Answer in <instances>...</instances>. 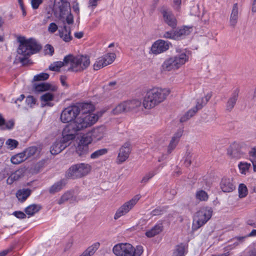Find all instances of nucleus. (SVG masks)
I'll return each mask as SVG.
<instances>
[{
  "mask_svg": "<svg viewBox=\"0 0 256 256\" xmlns=\"http://www.w3.org/2000/svg\"><path fill=\"white\" fill-rule=\"evenodd\" d=\"M65 32H68V34H65V38H64L65 42H68L72 40V36L70 35V29H68V28L66 26H65Z\"/></svg>",
  "mask_w": 256,
  "mask_h": 256,
  "instance_id": "obj_61",
  "label": "nucleus"
},
{
  "mask_svg": "<svg viewBox=\"0 0 256 256\" xmlns=\"http://www.w3.org/2000/svg\"><path fill=\"white\" fill-rule=\"evenodd\" d=\"M178 142L174 140L171 139L170 144L168 146L167 153L170 154L175 149L178 144Z\"/></svg>",
  "mask_w": 256,
  "mask_h": 256,
  "instance_id": "obj_49",
  "label": "nucleus"
},
{
  "mask_svg": "<svg viewBox=\"0 0 256 256\" xmlns=\"http://www.w3.org/2000/svg\"><path fill=\"white\" fill-rule=\"evenodd\" d=\"M228 155L232 158L239 159L243 157L244 153L242 152L239 144L234 142L230 144L227 150Z\"/></svg>",
  "mask_w": 256,
  "mask_h": 256,
  "instance_id": "obj_13",
  "label": "nucleus"
},
{
  "mask_svg": "<svg viewBox=\"0 0 256 256\" xmlns=\"http://www.w3.org/2000/svg\"><path fill=\"white\" fill-rule=\"evenodd\" d=\"M192 154L190 151L187 150L185 155L184 164L186 166H189L192 163L191 158Z\"/></svg>",
  "mask_w": 256,
  "mask_h": 256,
  "instance_id": "obj_51",
  "label": "nucleus"
},
{
  "mask_svg": "<svg viewBox=\"0 0 256 256\" xmlns=\"http://www.w3.org/2000/svg\"><path fill=\"white\" fill-rule=\"evenodd\" d=\"M64 66V62H56L49 66V70L52 71L58 72L60 68Z\"/></svg>",
  "mask_w": 256,
  "mask_h": 256,
  "instance_id": "obj_42",
  "label": "nucleus"
},
{
  "mask_svg": "<svg viewBox=\"0 0 256 256\" xmlns=\"http://www.w3.org/2000/svg\"><path fill=\"white\" fill-rule=\"evenodd\" d=\"M171 44L162 40L156 41L152 45L151 51L155 54H160L168 50Z\"/></svg>",
  "mask_w": 256,
  "mask_h": 256,
  "instance_id": "obj_12",
  "label": "nucleus"
},
{
  "mask_svg": "<svg viewBox=\"0 0 256 256\" xmlns=\"http://www.w3.org/2000/svg\"><path fill=\"white\" fill-rule=\"evenodd\" d=\"M42 0H31V4L34 9L38 8L39 6L42 4Z\"/></svg>",
  "mask_w": 256,
  "mask_h": 256,
  "instance_id": "obj_59",
  "label": "nucleus"
},
{
  "mask_svg": "<svg viewBox=\"0 0 256 256\" xmlns=\"http://www.w3.org/2000/svg\"><path fill=\"white\" fill-rule=\"evenodd\" d=\"M163 230V226L162 223L156 224L150 230L146 232V236L148 238H152L159 234Z\"/></svg>",
  "mask_w": 256,
  "mask_h": 256,
  "instance_id": "obj_24",
  "label": "nucleus"
},
{
  "mask_svg": "<svg viewBox=\"0 0 256 256\" xmlns=\"http://www.w3.org/2000/svg\"><path fill=\"white\" fill-rule=\"evenodd\" d=\"M45 54L52 56L54 52V48L50 44H46L45 46Z\"/></svg>",
  "mask_w": 256,
  "mask_h": 256,
  "instance_id": "obj_56",
  "label": "nucleus"
},
{
  "mask_svg": "<svg viewBox=\"0 0 256 256\" xmlns=\"http://www.w3.org/2000/svg\"><path fill=\"white\" fill-rule=\"evenodd\" d=\"M26 160V158L24 151L12 156L10 158L11 162L15 164H18Z\"/></svg>",
  "mask_w": 256,
  "mask_h": 256,
  "instance_id": "obj_30",
  "label": "nucleus"
},
{
  "mask_svg": "<svg viewBox=\"0 0 256 256\" xmlns=\"http://www.w3.org/2000/svg\"><path fill=\"white\" fill-rule=\"evenodd\" d=\"M6 144L8 149L12 150L18 146V142L16 140L9 138L6 141Z\"/></svg>",
  "mask_w": 256,
  "mask_h": 256,
  "instance_id": "obj_44",
  "label": "nucleus"
},
{
  "mask_svg": "<svg viewBox=\"0 0 256 256\" xmlns=\"http://www.w3.org/2000/svg\"><path fill=\"white\" fill-rule=\"evenodd\" d=\"M76 193L74 190L68 191L65 193V201L70 200V202H76Z\"/></svg>",
  "mask_w": 256,
  "mask_h": 256,
  "instance_id": "obj_38",
  "label": "nucleus"
},
{
  "mask_svg": "<svg viewBox=\"0 0 256 256\" xmlns=\"http://www.w3.org/2000/svg\"><path fill=\"white\" fill-rule=\"evenodd\" d=\"M48 78L49 74H48L42 72L34 76L33 80L34 81L45 80H48Z\"/></svg>",
  "mask_w": 256,
  "mask_h": 256,
  "instance_id": "obj_47",
  "label": "nucleus"
},
{
  "mask_svg": "<svg viewBox=\"0 0 256 256\" xmlns=\"http://www.w3.org/2000/svg\"><path fill=\"white\" fill-rule=\"evenodd\" d=\"M106 129L104 126H100L93 128L90 135L94 142H98L103 138L106 134Z\"/></svg>",
  "mask_w": 256,
  "mask_h": 256,
  "instance_id": "obj_16",
  "label": "nucleus"
},
{
  "mask_svg": "<svg viewBox=\"0 0 256 256\" xmlns=\"http://www.w3.org/2000/svg\"><path fill=\"white\" fill-rule=\"evenodd\" d=\"M238 90H235L228 98L226 106L227 112H231L234 108L238 98Z\"/></svg>",
  "mask_w": 256,
  "mask_h": 256,
  "instance_id": "obj_20",
  "label": "nucleus"
},
{
  "mask_svg": "<svg viewBox=\"0 0 256 256\" xmlns=\"http://www.w3.org/2000/svg\"><path fill=\"white\" fill-rule=\"evenodd\" d=\"M100 246V242H95L88 247L80 256H92L98 249Z\"/></svg>",
  "mask_w": 256,
  "mask_h": 256,
  "instance_id": "obj_25",
  "label": "nucleus"
},
{
  "mask_svg": "<svg viewBox=\"0 0 256 256\" xmlns=\"http://www.w3.org/2000/svg\"><path fill=\"white\" fill-rule=\"evenodd\" d=\"M212 97V94H208L204 97L196 100V106L188 111L180 119L181 122H184L193 116L198 110H200L205 106Z\"/></svg>",
  "mask_w": 256,
  "mask_h": 256,
  "instance_id": "obj_9",
  "label": "nucleus"
},
{
  "mask_svg": "<svg viewBox=\"0 0 256 256\" xmlns=\"http://www.w3.org/2000/svg\"><path fill=\"white\" fill-rule=\"evenodd\" d=\"M220 188L224 192H232L236 188L232 182V180L230 178H222L220 184Z\"/></svg>",
  "mask_w": 256,
  "mask_h": 256,
  "instance_id": "obj_18",
  "label": "nucleus"
},
{
  "mask_svg": "<svg viewBox=\"0 0 256 256\" xmlns=\"http://www.w3.org/2000/svg\"><path fill=\"white\" fill-rule=\"evenodd\" d=\"M190 32V28L184 26L182 28L176 31V39L182 36L188 35Z\"/></svg>",
  "mask_w": 256,
  "mask_h": 256,
  "instance_id": "obj_33",
  "label": "nucleus"
},
{
  "mask_svg": "<svg viewBox=\"0 0 256 256\" xmlns=\"http://www.w3.org/2000/svg\"><path fill=\"white\" fill-rule=\"evenodd\" d=\"M140 198V194H138L135 196L130 200L124 203L116 210L114 216V219L118 220L122 216H124L138 202Z\"/></svg>",
  "mask_w": 256,
  "mask_h": 256,
  "instance_id": "obj_10",
  "label": "nucleus"
},
{
  "mask_svg": "<svg viewBox=\"0 0 256 256\" xmlns=\"http://www.w3.org/2000/svg\"><path fill=\"white\" fill-rule=\"evenodd\" d=\"M252 12L254 14L256 12V0H252Z\"/></svg>",
  "mask_w": 256,
  "mask_h": 256,
  "instance_id": "obj_64",
  "label": "nucleus"
},
{
  "mask_svg": "<svg viewBox=\"0 0 256 256\" xmlns=\"http://www.w3.org/2000/svg\"><path fill=\"white\" fill-rule=\"evenodd\" d=\"M18 41L20 44L17 52L24 56V57L19 58V60L22 65H26L28 63V58L38 52L42 48V46L32 38L26 40L24 37H20Z\"/></svg>",
  "mask_w": 256,
  "mask_h": 256,
  "instance_id": "obj_2",
  "label": "nucleus"
},
{
  "mask_svg": "<svg viewBox=\"0 0 256 256\" xmlns=\"http://www.w3.org/2000/svg\"><path fill=\"white\" fill-rule=\"evenodd\" d=\"M166 209L167 206L158 207L151 212V214L154 216H159L166 212Z\"/></svg>",
  "mask_w": 256,
  "mask_h": 256,
  "instance_id": "obj_45",
  "label": "nucleus"
},
{
  "mask_svg": "<svg viewBox=\"0 0 256 256\" xmlns=\"http://www.w3.org/2000/svg\"><path fill=\"white\" fill-rule=\"evenodd\" d=\"M183 130L182 129H178L177 132L174 134L172 137V139L178 142L180 141V138L182 137L183 134Z\"/></svg>",
  "mask_w": 256,
  "mask_h": 256,
  "instance_id": "obj_54",
  "label": "nucleus"
},
{
  "mask_svg": "<svg viewBox=\"0 0 256 256\" xmlns=\"http://www.w3.org/2000/svg\"><path fill=\"white\" fill-rule=\"evenodd\" d=\"M34 88L35 91L37 92H42L47 90L54 92L57 90V87L56 86L46 82L35 84L34 85Z\"/></svg>",
  "mask_w": 256,
  "mask_h": 256,
  "instance_id": "obj_21",
  "label": "nucleus"
},
{
  "mask_svg": "<svg viewBox=\"0 0 256 256\" xmlns=\"http://www.w3.org/2000/svg\"><path fill=\"white\" fill-rule=\"evenodd\" d=\"M108 152V150L106 148H101L98 150L94 152H92L90 155V158L92 159H96L98 158L100 156H104L107 154Z\"/></svg>",
  "mask_w": 256,
  "mask_h": 256,
  "instance_id": "obj_36",
  "label": "nucleus"
},
{
  "mask_svg": "<svg viewBox=\"0 0 256 256\" xmlns=\"http://www.w3.org/2000/svg\"><path fill=\"white\" fill-rule=\"evenodd\" d=\"M65 20L68 24H72L74 22V16L70 12L66 16V18Z\"/></svg>",
  "mask_w": 256,
  "mask_h": 256,
  "instance_id": "obj_62",
  "label": "nucleus"
},
{
  "mask_svg": "<svg viewBox=\"0 0 256 256\" xmlns=\"http://www.w3.org/2000/svg\"><path fill=\"white\" fill-rule=\"evenodd\" d=\"M183 130L182 129H178L177 132L174 134L172 137V139L178 142L180 141V138L182 137L183 134Z\"/></svg>",
  "mask_w": 256,
  "mask_h": 256,
  "instance_id": "obj_55",
  "label": "nucleus"
},
{
  "mask_svg": "<svg viewBox=\"0 0 256 256\" xmlns=\"http://www.w3.org/2000/svg\"><path fill=\"white\" fill-rule=\"evenodd\" d=\"M92 170L90 164L79 163L72 166L67 170L66 177L71 179H77L88 174Z\"/></svg>",
  "mask_w": 256,
  "mask_h": 256,
  "instance_id": "obj_8",
  "label": "nucleus"
},
{
  "mask_svg": "<svg viewBox=\"0 0 256 256\" xmlns=\"http://www.w3.org/2000/svg\"><path fill=\"white\" fill-rule=\"evenodd\" d=\"M156 174V172H148L142 178L141 180V182L144 184L146 183L149 180L152 178Z\"/></svg>",
  "mask_w": 256,
  "mask_h": 256,
  "instance_id": "obj_52",
  "label": "nucleus"
},
{
  "mask_svg": "<svg viewBox=\"0 0 256 256\" xmlns=\"http://www.w3.org/2000/svg\"><path fill=\"white\" fill-rule=\"evenodd\" d=\"M90 64V57L86 55L74 56L68 54L65 56V70L72 72H81L86 69Z\"/></svg>",
  "mask_w": 256,
  "mask_h": 256,
  "instance_id": "obj_3",
  "label": "nucleus"
},
{
  "mask_svg": "<svg viewBox=\"0 0 256 256\" xmlns=\"http://www.w3.org/2000/svg\"><path fill=\"white\" fill-rule=\"evenodd\" d=\"M64 10V0H54L53 12L55 16L58 18L63 17Z\"/></svg>",
  "mask_w": 256,
  "mask_h": 256,
  "instance_id": "obj_17",
  "label": "nucleus"
},
{
  "mask_svg": "<svg viewBox=\"0 0 256 256\" xmlns=\"http://www.w3.org/2000/svg\"><path fill=\"white\" fill-rule=\"evenodd\" d=\"M53 99L54 95L50 92H47L42 95L40 96V100L42 102H46V103L45 104H42V106L44 107L46 106H53V104L50 102Z\"/></svg>",
  "mask_w": 256,
  "mask_h": 256,
  "instance_id": "obj_28",
  "label": "nucleus"
},
{
  "mask_svg": "<svg viewBox=\"0 0 256 256\" xmlns=\"http://www.w3.org/2000/svg\"><path fill=\"white\" fill-rule=\"evenodd\" d=\"M14 126V121L13 120H10L8 122L5 121V125L3 127L1 128L2 130H12Z\"/></svg>",
  "mask_w": 256,
  "mask_h": 256,
  "instance_id": "obj_50",
  "label": "nucleus"
},
{
  "mask_svg": "<svg viewBox=\"0 0 256 256\" xmlns=\"http://www.w3.org/2000/svg\"><path fill=\"white\" fill-rule=\"evenodd\" d=\"M250 166V164L247 162H240L238 164V168L241 172V173L242 174H245L246 171L249 169Z\"/></svg>",
  "mask_w": 256,
  "mask_h": 256,
  "instance_id": "obj_48",
  "label": "nucleus"
},
{
  "mask_svg": "<svg viewBox=\"0 0 256 256\" xmlns=\"http://www.w3.org/2000/svg\"><path fill=\"white\" fill-rule=\"evenodd\" d=\"M22 176V173L21 170H18L12 174L8 178L6 181L8 184H12L14 181L18 180Z\"/></svg>",
  "mask_w": 256,
  "mask_h": 256,
  "instance_id": "obj_31",
  "label": "nucleus"
},
{
  "mask_svg": "<svg viewBox=\"0 0 256 256\" xmlns=\"http://www.w3.org/2000/svg\"><path fill=\"white\" fill-rule=\"evenodd\" d=\"M212 210L211 208L205 207L197 212L193 219L192 230L195 231L204 226L212 217Z\"/></svg>",
  "mask_w": 256,
  "mask_h": 256,
  "instance_id": "obj_7",
  "label": "nucleus"
},
{
  "mask_svg": "<svg viewBox=\"0 0 256 256\" xmlns=\"http://www.w3.org/2000/svg\"><path fill=\"white\" fill-rule=\"evenodd\" d=\"M248 188L244 184H241L238 187V194L240 198L246 197L248 194Z\"/></svg>",
  "mask_w": 256,
  "mask_h": 256,
  "instance_id": "obj_41",
  "label": "nucleus"
},
{
  "mask_svg": "<svg viewBox=\"0 0 256 256\" xmlns=\"http://www.w3.org/2000/svg\"><path fill=\"white\" fill-rule=\"evenodd\" d=\"M116 54L114 53H109L107 54L104 56L101 57L102 60L104 63L105 64L106 66H108L112 64L116 58Z\"/></svg>",
  "mask_w": 256,
  "mask_h": 256,
  "instance_id": "obj_34",
  "label": "nucleus"
},
{
  "mask_svg": "<svg viewBox=\"0 0 256 256\" xmlns=\"http://www.w3.org/2000/svg\"><path fill=\"white\" fill-rule=\"evenodd\" d=\"M13 214L20 219H23L26 218V214L21 211H16L14 212Z\"/></svg>",
  "mask_w": 256,
  "mask_h": 256,
  "instance_id": "obj_60",
  "label": "nucleus"
},
{
  "mask_svg": "<svg viewBox=\"0 0 256 256\" xmlns=\"http://www.w3.org/2000/svg\"><path fill=\"white\" fill-rule=\"evenodd\" d=\"M188 60V56L184 52L166 58L162 65V71H170L179 68Z\"/></svg>",
  "mask_w": 256,
  "mask_h": 256,
  "instance_id": "obj_6",
  "label": "nucleus"
},
{
  "mask_svg": "<svg viewBox=\"0 0 256 256\" xmlns=\"http://www.w3.org/2000/svg\"><path fill=\"white\" fill-rule=\"evenodd\" d=\"M160 12L162 14L164 22L172 28H175L177 24V22L172 12L166 8H162Z\"/></svg>",
  "mask_w": 256,
  "mask_h": 256,
  "instance_id": "obj_15",
  "label": "nucleus"
},
{
  "mask_svg": "<svg viewBox=\"0 0 256 256\" xmlns=\"http://www.w3.org/2000/svg\"><path fill=\"white\" fill-rule=\"evenodd\" d=\"M26 102L28 105L32 106L33 104H34L36 102V98L32 96H28L26 98Z\"/></svg>",
  "mask_w": 256,
  "mask_h": 256,
  "instance_id": "obj_57",
  "label": "nucleus"
},
{
  "mask_svg": "<svg viewBox=\"0 0 256 256\" xmlns=\"http://www.w3.org/2000/svg\"><path fill=\"white\" fill-rule=\"evenodd\" d=\"M64 185V183L63 180H61L60 181L56 182L50 188L49 192L50 194H54L58 192L62 189Z\"/></svg>",
  "mask_w": 256,
  "mask_h": 256,
  "instance_id": "obj_29",
  "label": "nucleus"
},
{
  "mask_svg": "<svg viewBox=\"0 0 256 256\" xmlns=\"http://www.w3.org/2000/svg\"><path fill=\"white\" fill-rule=\"evenodd\" d=\"M32 190L29 188H22L18 190L16 193V197L19 202H23L30 195Z\"/></svg>",
  "mask_w": 256,
  "mask_h": 256,
  "instance_id": "obj_23",
  "label": "nucleus"
},
{
  "mask_svg": "<svg viewBox=\"0 0 256 256\" xmlns=\"http://www.w3.org/2000/svg\"><path fill=\"white\" fill-rule=\"evenodd\" d=\"M196 198L200 201H206L208 198V194L203 190H200L196 192Z\"/></svg>",
  "mask_w": 256,
  "mask_h": 256,
  "instance_id": "obj_39",
  "label": "nucleus"
},
{
  "mask_svg": "<svg viewBox=\"0 0 256 256\" xmlns=\"http://www.w3.org/2000/svg\"><path fill=\"white\" fill-rule=\"evenodd\" d=\"M41 208L42 206L40 205L32 204L26 207L24 210V212L26 214L29 216H32L36 213L38 212Z\"/></svg>",
  "mask_w": 256,
  "mask_h": 256,
  "instance_id": "obj_27",
  "label": "nucleus"
},
{
  "mask_svg": "<svg viewBox=\"0 0 256 256\" xmlns=\"http://www.w3.org/2000/svg\"><path fill=\"white\" fill-rule=\"evenodd\" d=\"M126 112L132 110L141 106V102L138 100L124 102Z\"/></svg>",
  "mask_w": 256,
  "mask_h": 256,
  "instance_id": "obj_26",
  "label": "nucleus"
},
{
  "mask_svg": "<svg viewBox=\"0 0 256 256\" xmlns=\"http://www.w3.org/2000/svg\"><path fill=\"white\" fill-rule=\"evenodd\" d=\"M250 156L256 158V148H253L249 152Z\"/></svg>",
  "mask_w": 256,
  "mask_h": 256,
  "instance_id": "obj_63",
  "label": "nucleus"
},
{
  "mask_svg": "<svg viewBox=\"0 0 256 256\" xmlns=\"http://www.w3.org/2000/svg\"><path fill=\"white\" fill-rule=\"evenodd\" d=\"M112 252L116 256H140L144 249L142 246L134 248L128 243H120L114 246Z\"/></svg>",
  "mask_w": 256,
  "mask_h": 256,
  "instance_id": "obj_5",
  "label": "nucleus"
},
{
  "mask_svg": "<svg viewBox=\"0 0 256 256\" xmlns=\"http://www.w3.org/2000/svg\"><path fill=\"white\" fill-rule=\"evenodd\" d=\"M130 151V144L129 142H126L120 149L117 158L118 164H122L125 162L128 158Z\"/></svg>",
  "mask_w": 256,
  "mask_h": 256,
  "instance_id": "obj_14",
  "label": "nucleus"
},
{
  "mask_svg": "<svg viewBox=\"0 0 256 256\" xmlns=\"http://www.w3.org/2000/svg\"><path fill=\"white\" fill-rule=\"evenodd\" d=\"M163 37L166 38L176 39V31L166 32L164 34Z\"/></svg>",
  "mask_w": 256,
  "mask_h": 256,
  "instance_id": "obj_53",
  "label": "nucleus"
},
{
  "mask_svg": "<svg viewBox=\"0 0 256 256\" xmlns=\"http://www.w3.org/2000/svg\"><path fill=\"white\" fill-rule=\"evenodd\" d=\"M58 27L54 22H52L48 27V31L50 33H54L58 30Z\"/></svg>",
  "mask_w": 256,
  "mask_h": 256,
  "instance_id": "obj_58",
  "label": "nucleus"
},
{
  "mask_svg": "<svg viewBox=\"0 0 256 256\" xmlns=\"http://www.w3.org/2000/svg\"><path fill=\"white\" fill-rule=\"evenodd\" d=\"M102 60V58H99L97 59L96 62L94 64V69L95 70H98L101 68L106 66L105 64L104 63Z\"/></svg>",
  "mask_w": 256,
  "mask_h": 256,
  "instance_id": "obj_46",
  "label": "nucleus"
},
{
  "mask_svg": "<svg viewBox=\"0 0 256 256\" xmlns=\"http://www.w3.org/2000/svg\"><path fill=\"white\" fill-rule=\"evenodd\" d=\"M78 107L82 115L65 128V148L70 144V140L75 138L78 131L92 126L98 119V115L91 113L94 109L91 103L81 104Z\"/></svg>",
  "mask_w": 256,
  "mask_h": 256,
  "instance_id": "obj_1",
  "label": "nucleus"
},
{
  "mask_svg": "<svg viewBox=\"0 0 256 256\" xmlns=\"http://www.w3.org/2000/svg\"><path fill=\"white\" fill-rule=\"evenodd\" d=\"M92 141H94L91 135H83L80 140V142L81 144H83L84 145L88 146L91 143Z\"/></svg>",
  "mask_w": 256,
  "mask_h": 256,
  "instance_id": "obj_43",
  "label": "nucleus"
},
{
  "mask_svg": "<svg viewBox=\"0 0 256 256\" xmlns=\"http://www.w3.org/2000/svg\"><path fill=\"white\" fill-rule=\"evenodd\" d=\"M169 90L154 88L148 90L143 100V106L146 109H150L162 102L170 94Z\"/></svg>",
  "mask_w": 256,
  "mask_h": 256,
  "instance_id": "obj_4",
  "label": "nucleus"
},
{
  "mask_svg": "<svg viewBox=\"0 0 256 256\" xmlns=\"http://www.w3.org/2000/svg\"><path fill=\"white\" fill-rule=\"evenodd\" d=\"M88 146L78 143V145L76 148V152L80 156L86 154L88 152Z\"/></svg>",
  "mask_w": 256,
  "mask_h": 256,
  "instance_id": "obj_40",
  "label": "nucleus"
},
{
  "mask_svg": "<svg viewBox=\"0 0 256 256\" xmlns=\"http://www.w3.org/2000/svg\"><path fill=\"white\" fill-rule=\"evenodd\" d=\"M24 152L26 159H28V158L34 156L38 152L40 153V151L36 146H32L25 149L24 150Z\"/></svg>",
  "mask_w": 256,
  "mask_h": 256,
  "instance_id": "obj_32",
  "label": "nucleus"
},
{
  "mask_svg": "<svg viewBox=\"0 0 256 256\" xmlns=\"http://www.w3.org/2000/svg\"><path fill=\"white\" fill-rule=\"evenodd\" d=\"M80 112V108L78 106H72L65 108V123L68 124L65 126V128L76 120V117Z\"/></svg>",
  "mask_w": 256,
  "mask_h": 256,
  "instance_id": "obj_11",
  "label": "nucleus"
},
{
  "mask_svg": "<svg viewBox=\"0 0 256 256\" xmlns=\"http://www.w3.org/2000/svg\"><path fill=\"white\" fill-rule=\"evenodd\" d=\"M62 138L60 140H56L50 148V152L52 154L55 155L60 152L64 150L63 144H64V129L62 132Z\"/></svg>",
  "mask_w": 256,
  "mask_h": 256,
  "instance_id": "obj_19",
  "label": "nucleus"
},
{
  "mask_svg": "<svg viewBox=\"0 0 256 256\" xmlns=\"http://www.w3.org/2000/svg\"><path fill=\"white\" fill-rule=\"evenodd\" d=\"M123 112H127L124 102L118 104L112 111L114 114H118Z\"/></svg>",
  "mask_w": 256,
  "mask_h": 256,
  "instance_id": "obj_37",
  "label": "nucleus"
},
{
  "mask_svg": "<svg viewBox=\"0 0 256 256\" xmlns=\"http://www.w3.org/2000/svg\"><path fill=\"white\" fill-rule=\"evenodd\" d=\"M238 8L237 3L234 4L230 18V26L234 27L238 22Z\"/></svg>",
  "mask_w": 256,
  "mask_h": 256,
  "instance_id": "obj_22",
  "label": "nucleus"
},
{
  "mask_svg": "<svg viewBox=\"0 0 256 256\" xmlns=\"http://www.w3.org/2000/svg\"><path fill=\"white\" fill-rule=\"evenodd\" d=\"M185 253V246L183 244L178 245L172 256H184Z\"/></svg>",
  "mask_w": 256,
  "mask_h": 256,
  "instance_id": "obj_35",
  "label": "nucleus"
}]
</instances>
